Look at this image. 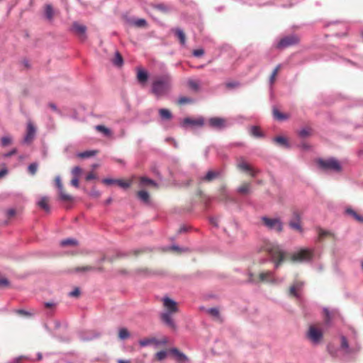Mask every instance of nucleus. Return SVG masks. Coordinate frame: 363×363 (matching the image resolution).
<instances>
[{"mask_svg":"<svg viewBox=\"0 0 363 363\" xmlns=\"http://www.w3.org/2000/svg\"><path fill=\"white\" fill-rule=\"evenodd\" d=\"M160 301L162 303L163 311L160 313L161 321L172 330L177 329L174 316L179 313L178 303L168 296H164Z\"/></svg>","mask_w":363,"mask_h":363,"instance_id":"f257e3e1","label":"nucleus"},{"mask_svg":"<svg viewBox=\"0 0 363 363\" xmlns=\"http://www.w3.org/2000/svg\"><path fill=\"white\" fill-rule=\"evenodd\" d=\"M172 88V80L168 75H157L151 79L150 92L157 99L167 96Z\"/></svg>","mask_w":363,"mask_h":363,"instance_id":"f03ea898","label":"nucleus"},{"mask_svg":"<svg viewBox=\"0 0 363 363\" xmlns=\"http://www.w3.org/2000/svg\"><path fill=\"white\" fill-rule=\"evenodd\" d=\"M266 250L271 255L275 262V268H278L285 257V252L281 246L275 243H269L266 246Z\"/></svg>","mask_w":363,"mask_h":363,"instance_id":"7ed1b4c3","label":"nucleus"},{"mask_svg":"<svg viewBox=\"0 0 363 363\" xmlns=\"http://www.w3.org/2000/svg\"><path fill=\"white\" fill-rule=\"evenodd\" d=\"M317 164L320 168L325 171L340 172L342 170L340 163L337 160L333 157L327 160L318 159L317 160Z\"/></svg>","mask_w":363,"mask_h":363,"instance_id":"20e7f679","label":"nucleus"},{"mask_svg":"<svg viewBox=\"0 0 363 363\" xmlns=\"http://www.w3.org/2000/svg\"><path fill=\"white\" fill-rule=\"evenodd\" d=\"M261 220L263 225L271 231L281 233L283 230V222L279 218H270L267 216H262Z\"/></svg>","mask_w":363,"mask_h":363,"instance_id":"39448f33","label":"nucleus"},{"mask_svg":"<svg viewBox=\"0 0 363 363\" xmlns=\"http://www.w3.org/2000/svg\"><path fill=\"white\" fill-rule=\"evenodd\" d=\"M167 357L180 362L182 360V353L176 348H170L157 352L155 355V359L157 361L164 360Z\"/></svg>","mask_w":363,"mask_h":363,"instance_id":"423d86ee","label":"nucleus"},{"mask_svg":"<svg viewBox=\"0 0 363 363\" xmlns=\"http://www.w3.org/2000/svg\"><path fill=\"white\" fill-rule=\"evenodd\" d=\"M306 337L313 345H317L322 341L323 335L321 330L314 325H311L306 333Z\"/></svg>","mask_w":363,"mask_h":363,"instance_id":"0eeeda50","label":"nucleus"},{"mask_svg":"<svg viewBox=\"0 0 363 363\" xmlns=\"http://www.w3.org/2000/svg\"><path fill=\"white\" fill-rule=\"evenodd\" d=\"M313 250L311 249H302L294 252L291 256L294 262H308L313 258Z\"/></svg>","mask_w":363,"mask_h":363,"instance_id":"6e6552de","label":"nucleus"},{"mask_svg":"<svg viewBox=\"0 0 363 363\" xmlns=\"http://www.w3.org/2000/svg\"><path fill=\"white\" fill-rule=\"evenodd\" d=\"M299 42V38L296 35H291L285 36L281 38L277 43V47L279 49L286 48L289 46H291L297 44Z\"/></svg>","mask_w":363,"mask_h":363,"instance_id":"1a4fd4ad","label":"nucleus"},{"mask_svg":"<svg viewBox=\"0 0 363 363\" xmlns=\"http://www.w3.org/2000/svg\"><path fill=\"white\" fill-rule=\"evenodd\" d=\"M167 343L168 338L167 337H163L160 339H157L156 337H148L141 340L139 342L140 345L142 347H145L152 344L155 345H165Z\"/></svg>","mask_w":363,"mask_h":363,"instance_id":"9d476101","label":"nucleus"},{"mask_svg":"<svg viewBox=\"0 0 363 363\" xmlns=\"http://www.w3.org/2000/svg\"><path fill=\"white\" fill-rule=\"evenodd\" d=\"M94 271L103 272L104 268L102 267H95L91 265H86L82 267H73L69 269L70 273L74 274H84Z\"/></svg>","mask_w":363,"mask_h":363,"instance_id":"9b49d317","label":"nucleus"},{"mask_svg":"<svg viewBox=\"0 0 363 363\" xmlns=\"http://www.w3.org/2000/svg\"><path fill=\"white\" fill-rule=\"evenodd\" d=\"M224 174V170L217 169V170H209L207 172L205 176L201 177V180L203 182H212L220 177H222Z\"/></svg>","mask_w":363,"mask_h":363,"instance_id":"f8f14e48","label":"nucleus"},{"mask_svg":"<svg viewBox=\"0 0 363 363\" xmlns=\"http://www.w3.org/2000/svg\"><path fill=\"white\" fill-rule=\"evenodd\" d=\"M259 279L262 281L277 284L281 283L283 280L276 279L274 276V273L272 272H266L260 273Z\"/></svg>","mask_w":363,"mask_h":363,"instance_id":"ddd939ff","label":"nucleus"},{"mask_svg":"<svg viewBox=\"0 0 363 363\" xmlns=\"http://www.w3.org/2000/svg\"><path fill=\"white\" fill-rule=\"evenodd\" d=\"M204 120L202 117L196 119L186 118L183 119V127L189 126L191 128L201 127L203 126Z\"/></svg>","mask_w":363,"mask_h":363,"instance_id":"4468645a","label":"nucleus"},{"mask_svg":"<svg viewBox=\"0 0 363 363\" xmlns=\"http://www.w3.org/2000/svg\"><path fill=\"white\" fill-rule=\"evenodd\" d=\"M36 129L31 122H28L27 125L26 134L24 138V143L30 144L32 143L35 138Z\"/></svg>","mask_w":363,"mask_h":363,"instance_id":"2eb2a0df","label":"nucleus"},{"mask_svg":"<svg viewBox=\"0 0 363 363\" xmlns=\"http://www.w3.org/2000/svg\"><path fill=\"white\" fill-rule=\"evenodd\" d=\"M209 125L211 128L221 129L225 126V121L222 118H211L208 121Z\"/></svg>","mask_w":363,"mask_h":363,"instance_id":"dca6fc26","label":"nucleus"},{"mask_svg":"<svg viewBox=\"0 0 363 363\" xmlns=\"http://www.w3.org/2000/svg\"><path fill=\"white\" fill-rule=\"evenodd\" d=\"M294 220H291L289 223L291 228L297 230L300 232L302 231V228L300 224V216L298 212H294Z\"/></svg>","mask_w":363,"mask_h":363,"instance_id":"f3484780","label":"nucleus"},{"mask_svg":"<svg viewBox=\"0 0 363 363\" xmlns=\"http://www.w3.org/2000/svg\"><path fill=\"white\" fill-rule=\"evenodd\" d=\"M139 186L140 187L151 186L155 189L158 188V184L154 180L149 179L147 177H140L139 178Z\"/></svg>","mask_w":363,"mask_h":363,"instance_id":"a211bd4d","label":"nucleus"},{"mask_svg":"<svg viewBox=\"0 0 363 363\" xmlns=\"http://www.w3.org/2000/svg\"><path fill=\"white\" fill-rule=\"evenodd\" d=\"M72 30L76 33L77 35H80L83 38V39L85 38V32L86 30V28L84 25L79 24L77 22L73 23Z\"/></svg>","mask_w":363,"mask_h":363,"instance_id":"6ab92c4d","label":"nucleus"},{"mask_svg":"<svg viewBox=\"0 0 363 363\" xmlns=\"http://www.w3.org/2000/svg\"><path fill=\"white\" fill-rule=\"evenodd\" d=\"M137 79L143 85L145 84L148 79V73L142 68L137 69Z\"/></svg>","mask_w":363,"mask_h":363,"instance_id":"aec40b11","label":"nucleus"},{"mask_svg":"<svg viewBox=\"0 0 363 363\" xmlns=\"http://www.w3.org/2000/svg\"><path fill=\"white\" fill-rule=\"evenodd\" d=\"M237 167L245 172L251 170L250 165L245 162L242 157L237 159Z\"/></svg>","mask_w":363,"mask_h":363,"instance_id":"412c9836","label":"nucleus"},{"mask_svg":"<svg viewBox=\"0 0 363 363\" xmlns=\"http://www.w3.org/2000/svg\"><path fill=\"white\" fill-rule=\"evenodd\" d=\"M200 81L198 79H189L187 81V86L194 92H197L200 89Z\"/></svg>","mask_w":363,"mask_h":363,"instance_id":"4be33fe9","label":"nucleus"},{"mask_svg":"<svg viewBox=\"0 0 363 363\" xmlns=\"http://www.w3.org/2000/svg\"><path fill=\"white\" fill-rule=\"evenodd\" d=\"M236 191L240 194H248L251 192V184L250 183H244Z\"/></svg>","mask_w":363,"mask_h":363,"instance_id":"5701e85b","label":"nucleus"},{"mask_svg":"<svg viewBox=\"0 0 363 363\" xmlns=\"http://www.w3.org/2000/svg\"><path fill=\"white\" fill-rule=\"evenodd\" d=\"M49 198L47 196H43L38 203V206L43 209L44 211L49 212L50 206H49Z\"/></svg>","mask_w":363,"mask_h":363,"instance_id":"b1692460","label":"nucleus"},{"mask_svg":"<svg viewBox=\"0 0 363 363\" xmlns=\"http://www.w3.org/2000/svg\"><path fill=\"white\" fill-rule=\"evenodd\" d=\"M159 115L160 118L163 121H169L172 118L170 111L166 108H160L159 110Z\"/></svg>","mask_w":363,"mask_h":363,"instance_id":"393cba45","label":"nucleus"},{"mask_svg":"<svg viewBox=\"0 0 363 363\" xmlns=\"http://www.w3.org/2000/svg\"><path fill=\"white\" fill-rule=\"evenodd\" d=\"M95 129L97 131L103 133L106 136L110 137L112 135V133H111V130L108 129V128H106V126L103 125H96L95 127Z\"/></svg>","mask_w":363,"mask_h":363,"instance_id":"a878e982","label":"nucleus"},{"mask_svg":"<svg viewBox=\"0 0 363 363\" xmlns=\"http://www.w3.org/2000/svg\"><path fill=\"white\" fill-rule=\"evenodd\" d=\"M138 197L143 202L148 203L150 200V195L149 194L144 190L139 191L137 193Z\"/></svg>","mask_w":363,"mask_h":363,"instance_id":"bb28decb","label":"nucleus"},{"mask_svg":"<svg viewBox=\"0 0 363 363\" xmlns=\"http://www.w3.org/2000/svg\"><path fill=\"white\" fill-rule=\"evenodd\" d=\"M45 13L48 20H52L54 16L53 8L50 4H46L45 6Z\"/></svg>","mask_w":363,"mask_h":363,"instance_id":"cd10ccee","label":"nucleus"},{"mask_svg":"<svg viewBox=\"0 0 363 363\" xmlns=\"http://www.w3.org/2000/svg\"><path fill=\"white\" fill-rule=\"evenodd\" d=\"M77 244H78L77 240L75 239H73V238L65 239L60 242V245L62 247H66L68 245L76 246V245H77Z\"/></svg>","mask_w":363,"mask_h":363,"instance_id":"c85d7f7f","label":"nucleus"},{"mask_svg":"<svg viewBox=\"0 0 363 363\" xmlns=\"http://www.w3.org/2000/svg\"><path fill=\"white\" fill-rule=\"evenodd\" d=\"M273 140H274V142H276L277 143L279 144L280 145L284 146L286 147H289V144L288 143V140H286V138H284L283 136L276 137Z\"/></svg>","mask_w":363,"mask_h":363,"instance_id":"c756f323","label":"nucleus"},{"mask_svg":"<svg viewBox=\"0 0 363 363\" xmlns=\"http://www.w3.org/2000/svg\"><path fill=\"white\" fill-rule=\"evenodd\" d=\"M60 198L64 201H72L73 198L71 195L67 194L65 191L64 188L62 190H59Z\"/></svg>","mask_w":363,"mask_h":363,"instance_id":"7c9ffc66","label":"nucleus"},{"mask_svg":"<svg viewBox=\"0 0 363 363\" xmlns=\"http://www.w3.org/2000/svg\"><path fill=\"white\" fill-rule=\"evenodd\" d=\"M341 347L345 350L347 353H350L354 349H350L347 338L345 336L341 337Z\"/></svg>","mask_w":363,"mask_h":363,"instance_id":"2f4dec72","label":"nucleus"},{"mask_svg":"<svg viewBox=\"0 0 363 363\" xmlns=\"http://www.w3.org/2000/svg\"><path fill=\"white\" fill-rule=\"evenodd\" d=\"M250 133L255 138L263 137L262 133L261 132L259 128L257 126H252L250 128Z\"/></svg>","mask_w":363,"mask_h":363,"instance_id":"473e14b6","label":"nucleus"},{"mask_svg":"<svg viewBox=\"0 0 363 363\" xmlns=\"http://www.w3.org/2000/svg\"><path fill=\"white\" fill-rule=\"evenodd\" d=\"M116 184H118L120 187H121L123 189H128L129 187H130V186L132 184V181L131 180L125 181L123 179H118V181H116Z\"/></svg>","mask_w":363,"mask_h":363,"instance_id":"72a5a7b5","label":"nucleus"},{"mask_svg":"<svg viewBox=\"0 0 363 363\" xmlns=\"http://www.w3.org/2000/svg\"><path fill=\"white\" fill-rule=\"evenodd\" d=\"M97 152H98L97 150L84 151L83 152H80L78 155V157H79L81 158H87V157H92V156H94L95 155L97 154Z\"/></svg>","mask_w":363,"mask_h":363,"instance_id":"f704fd0d","label":"nucleus"},{"mask_svg":"<svg viewBox=\"0 0 363 363\" xmlns=\"http://www.w3.org/2000/svg\"><path fill=\"white\" fill-rule=\"evenodd\" d=\"M113 63L118 67L122 66L123 63V57L118 52L116 53L115 57L113 60Z\"/></svg>","mask_w":363,"mask_h":363,"instance_id":"c9c22d12","label":"nucleus"},{"mask_svg":"<svg viewBox=\"0 0 363 363\" xmlns=\"http://www.w3.org/2000/svg\"><path fill=\"white\" fill-rule=\"evenodd\" d=\"M323 311L325 314V325H329L332 320L333 313L327 308H324Z\"/></svg>","mask_w":363,"mask_h":363,"instance_id":"e433bc0d","label":"nucleus"},{"mask_svg":"<svg viewBox=\"0 0 363 363\" xmlns=\"http://www.w3.org/2000/svg\"><path fill=\"white\" fill-rule=\"evenodd\" d=\"M273 115L275 118L279 121H283L287 118V116L284 113L279 112L277 108L273 109Z\"/></svg>","mask_w":363,"mask_h":363,"instance_id":"4c0bfd02","label":"nucleus"},{"mask_svg":"<svg viewBox=\"0 0 363 363\" xmlns=\"http://www.w3.org/2000/svg\"><path fill=\"white\" fill-rule=\"evenodd\" d=\"M130 333L126 328H121L118 331V337L121 340H125L129 337Z\"/></svg>","mask_w":363,"mask_h":363,"instance_id":"58836bf2","label":"nucleus"},{"mask_svg":"<svg viewBox=\"0 0 363 363\" xmlns=\"http://www.w3.org/2000/svg\"><path fill=\"white\" fill-rule=\"evenodd\" d=\"M280 67H281V65H278L275 67V69L273 70V72H272V74H271V76H270V77H269V84H270L271 85H272V84H274V81H275L276 76L277 75L278 72H279V70Z\"/></svg>","mask_w":363,"mask_h":363,"instance_id":"ea45409f","label":"nucleus"},{"mask_svg":"<svg viewBox=\"0 0 363 363\" xmlns=\"http://www.w3.org/2000/svg\"><path fill=\"white\" fill-rule=\"evenodd\" d=\"M135 273L138 275L148 276L151 274V271L147 268H139L135 270Z\"/></svg>","mask_w":363,"mask_h":363,"instance_id":"a19ab883","label":"nucleus"},{"mask_svg":"<svg viewBox=\"0 0 363 363\" xmlns=\"http://www.w3.org/2000/svg\"><path fill=\"white\" fill-rule=\"evenodd\" d=\"M346 212L352 216L357 220H359V221H361V222H363V217L359 216L354 211H353L352 209H350V208H348L346 210Z\"/></svg>","mask_w":363,"mask_h":363,"instance_id":"79ce46f5","label":"nucleus"},{"mask_svg":"<svg viewBox=\"0 0 363 363\" xmlns=\"http://www.w3.org/2000/svg\"><path fill=\"white\" fill-rule=\"evenodd\" d=\"M28 172L31 175L35 174L38 170V164L35 162L31 163L28 167Z\"/></svg>","mask_w":363,"mask_h":363,"instance_id":"37998d69","label":"nucleus"},{"mask_svg":"<svg viewBox=\"0 0 363 363\" xmlns=\"http://www.w3.org/2000/svg\"><path fill=\"white\" fill-rule=\"evenodd\" d=\"M12 143V138L10 136H4L1 138V145L5 147Z\"/></svg>","mask_w":363,"mask_h":363,"instance_id":"c03bdc74","label":"nucleus"},{"mask_svg":"<svg viewBox=\"0 0 363 363\" xmlns=\"http://www.w3.org/2000/svg\"><path fill=\"white\" fill-rule=\"evenodd\" d=\"M134 25L136 27H139V28L145 27L146 25H147V22H146V21L145 19L140 18V19L136 20L134 22Z\"/></svg>","mask_w":363,"mask_h":363,"instance_id":"a18cd8bd","label":"nucleus"},{"mask_svg":"<svg viewBox=\"0 0 363 363\" xmlns=\"http://www.w3.org/2000/svg\"><path fill=\"white\" fill-rule=\"evenodd\" d=\"M207 311L213 317L218 318L219 315V311L216 308H208Z\"/></svg>","mask_w":363,"mask_h":363,"instance_id":"49530a36","label":"nucleus"},{"mask_svg":"<svg viewBox=\"0 0 363 363\" xmlns=\"http://www.w3.org/2000/svg\"><path fill=\"white\" fill-rule=\"evenodd\" d=\"M147 252H150V250L147 249V248H143V249H139V250H135L132 252V254L134 255V256H138L140 254H143V253H146Z\"/></svg>","mask_w":363,"mask_h":363,"instance_id":"de8ad7c7","label":"nucleus"},{"mask_svg":"<svg viewBox=\"0 0 363 363\" xmlns=\"http://www.w3.org/2000/svg\"><path fill=\"white\" fill-rule=\"evenodd\" d=\"M82 169L79 167H74L72 170L74 177H78L82 173Z\"/></svg>","mask_w":363,"mask_h":363,"instance_id":"09e8293b","label":"nucleus"},{"mask_svg":"<svg viewBox=\"0 0 363 363\" xmlns=\"http://www.w3.org/2000/svg\"><path fill=\"white\" fill-rule=\"evenodd\" d=\"M193 55L196 57H200L203 55L204 50L202 48L196 49L193 51Z\"/></svg>","mask_w":363,"mask_h":363,"instance_id":"8fccbe9b","label":"nucleus"},{"mask_svg":"<svg viewBox=\"0 0 363 363\" xmlns=\"http://www.w3.org/2000/svg\"><path fill=\"white\" fill-rule=\"evenodd\" d=\"M89 195L94 198L97 199L101 196V193L95 188H93L89 193Z\"/></svg>","mask_w":363,"mask_h":363,"instance_id":"3c124183","label":"nucleus"},{"mask_svg":"<svg viewBox=\"0 0 363 363\" xmlns=\"http://www.w3.org/2000/svg\"><path fill=\"white\" fill-rule=\"evenodd\" d=\"M55 182L58 190H62L63 189V185L62 184L60 177H55Z\"/></svg>","mask_w":363,"mask_h":363,"instance_id":"603ef678","label":"nucleus"},{"mask_svg":"<svg viewBox=\"0 0 363 363\" xmlns=\"http://www.w3.org/2000/svg\"><path fill=\"white\" fill-rule=\"evenodd\" d=\"M79 294H80L79 289L77 287L69 294V296H72V297H78L79 296Z\"/></svg>","mask_w":363,"mask_h":363,"instance_id":"864d4df0","label":"nucleus"},{"mask_svg":"<svg viewBox=\"0 0 363 363\" xmlns=\"http://www.w3.org/2000/svg\"><path fill=\"white\" fill-rule=\"evenodd\" d=\"M298 134L302 138L307 137L309 135V130L307 128H303L299 131Z\"/></svg>","mask_w":363,"mask_h":363,"instance_id":"5fc2aeb1","label":"nucleus"},{"mask_svg":"<svg viewBox=\"0 0 363 363\" xmlns=\"http://www.w3.org/2000/svg\"><path fill=\"white\" fill-rule=\"evenodd\" d=\"M209 222H210V223L213 226L218 227V218H217V217H211L209 219Z\"/></svg>","mask_w":363,"mask_h":363,"instance_id":"6e6d98bb","label":"nucleus"},{"mask_svg":"<svg viewBox=\"0 0 363 363\" xmlns=\"http://www.w3.org/2000/svg\"><path fill=\"white\" fill-rule=\"evenodd\" d=\"M116 181H118V179H104L103 180V183L105 184L109 185V184H116Z\"/></svg>","mask_w":363,"mask_h":363,"instance_id":"4d7b16f0","label":"nucleus"},{"mask_svg":"<svg viewBox=\"0 0 363 363\" xmlns=\"http://www.w3.org/2000/svg\"><path fill=\"white\" fill-rule=\"evenodd\" d=\"M329 235V232L328 231H325L324 230H322V229H320L318 230V235H319V239H321L323 238V237Z\"/></svg>","mask_w":363,"mask_h":363,"instance_id":"13d9d810","label":"nucleus"},{"mask_svg":"<svg viewBox=\"0 0 363 363\" xmlns=\"http://www.w3.org/2000/svg\"><path fill=\"white\" fill-rule=\"evenodd\" d=\"M16 313L19 315H26V316H31L32 314L26 311H24V310H18L16 311Z\"/></svg>","mask_w":363,"mask_h":363,"instance_id":"bf43d9fd","label":"nucleus"},{"mask_svg":"<svg viewBox=\"0 0 363 363\" xmlns=\"http://www.w3.org/2000/svg\"><path fill=\"white\" fill-rule=\"evenodd\" d=\"M9 285V281L6 278L0 277V287Z\"/></svg>","mask_w":363,"mask_h":363,"instance_id":"052dcab7","label":"nucleus"},{"mask_svg":"<svg viewBox=\"0 0 363 363\" xmlns=\"http://www.w3.org/2000/svg\"><path fill=\"white\" fill-rule=\"evenodd\" d=\"M290 294L296 297H298V294L296 292V286H291L290 287Z\"/></svg>","mask_w":363,"mask_h":363,"instance_id":"680f3d73","label":"nucleus"},{"mask_svg":"<svg viewBox=\"0 0 363 363\" xmlns=\"http://www.w3.org/2000/svg\"><path fill=\"white\" fill-rule=\"evenodd\" d=\"M96 174L94 173V172H89L86 177V181H90L91 179H96Z\"/></svg>","mask_w":363,"mask_h":363,"instance_id":"e2e57ef3","label":"nucleus"},{"mask_svg":"<svg viewBox=\"0 0 363 363\" xmlns=\"http://www.w3.org/2000/svg\"><path fill=\"white\" fill-rule=\"evenodd\" d=\"M71 184L75 187L79 186V179L78 177H73V179L71 181Z\"/></svg>","mask_w":363,"mask_h":363,"instance_id":"0e129e2a","label":"nucleus"},{"mask_svg":"<svg viewBox=\"0 0 363 363\" xmlns=\"http://www.w3.org/2000/svg\"><path fill=\"white\" fill-rule=\"evenodd\" d=\"M238 84H239L236 82H228V83H226V86L228 88H235V87H237L238 86Z\"/></svg>","mask_w":363,"mask_h":363,"instance_id":"69168bd1","label":"nucleus"},{"mask_svg":"<svg viewBox=\"0 0 363 363\" xmlns=\"http://www.w3.org/2000/svg\"><path fill=\"white\" fill-rule=\"evenodd\" d=\"M44 306L47 308H55L56 306V303H55L53 302H46L44 303Z\"/></svg>","mask_w":363,"mask_h":363,"instance_id":"338daca9","label":"nucleus"},{"mask_svg":"<svg viewBox=\"0 0 363 363\" xmlns=\"http://www.w3.org/2000/svg\"><path fill=\"white\" fill-rule=\"evenodd\" d=\"M247 172H249L252 177H256V175L259 172V170L253 169L252 167H251V170L250 171H247Z\"/></svg>","mask_w":363,"mask_h":363,"instance_id":"774afa93","label":"nucleus"}]
</instances>
